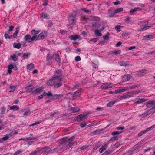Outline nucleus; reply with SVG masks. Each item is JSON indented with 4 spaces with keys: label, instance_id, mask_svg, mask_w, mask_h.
<instances>
[{
    "label": "nucleus",
    "instance_id": "72a5a7b5",
    "mask_svg": "<svg viewBox=\"0 0 155 155\" xmlns=\"http://www.w3.org/2000/svg\"><path fill=\"white\" fill-rule=\"evenodd\" d=\"M23 150H19L15 152L13 155H19L22 152Z\"/></svg>",
    "mask_w": 155,
    "mask_h": 155
},
{
    "label": "nucleus",
    "instance_id": "603ef678",
    "mask_svg": "<svg viewBox=\"0 0 155 155\" xmlns=\"http://www.w3.org/2000/svg\"><path fill=\"white\" fill-rule=\"evenodd\" d=\"M146 133V132L145 130H143L140 132L138 134V137H140L143 135L144 134Z\"/></svg>",
    "mask_w": 155,
    "mask_h": 155
},
{
    "label": "nucleus",
    "instance_id": "680f3d73",
    "mask_svg": "<svg viewBox=\"0 0 155 155\" xmlns=\"http://www.w3.org/2000/svg\"><path fill=\"white\" fill-rule=\"evenodd\" d=\"M97 41V38H93L89 40V41H92L93 43H95Z\"/></svg>",
    "mask_w": 155,
    "mask_h": 155
},
{
    "label": "nucleus",
    "instance_id": "473e14b6",
    "mask_svg": "<svg viewBox=\"0 0 155 155\" xmlns=\"http://www.w3.org/2000/svg\"><path fill=\"white\" fill-rule=\"evenodd\" d=\"M10 57L12 58V59L14 61H16L18 59L17 56L15 54L11 55Z\"/></svg>",
    "mask_w": 155,
    "mask_h": 155
},
{
    "label": "nucleus",
    "instance_id": "bf43d9fd",
    "mask_svg": "<svg viewBox=\"0 0 155 155\" xmlns=\"http://www.w3.org/2000/svg\"><path fill=\"white\" fill-rule=\"evenodd\" d=\"M27 41H22L21 42V45H22L23 46H25L27 45Z\"/></svg>",
    "mask_w": 155,
    "mask_h": 155
},
{
    "label": "nucleus",
    "instance_id": "393cba45",
    "mask_svg": "<svg viewBox=\"0 0 155 155\" xmlns=\"http://www.w3.org/2000/svg\"><path fill=\"white\" fill-rule=\"evenodd\" d=\"M10 109L11 110L14 111H15L18 110L19 109V107L16 105H13L10 107Z\"/></svg>",
    "mask_w": 155,
    "mask_h": 155
},
{
    "label": "nucleus",
    "instance_id": "6e6552de",
    "mask_svg": "<svg viewBox=\"0 0 155 155\" xmlns=\"http://www.w3.org/2000/svg\"><path fill=\"white\" fill-rule=\"evenodd\" d=\"M108 143H106L104 145L102 146L99 149V152L100 153H102L104 150L108 147Z\"/></svg>",
    "mask_w": 155,
    "mask_h": 155
},
{
    "label": "nucleus",
    "instance_id": "2f4dec72",
    "mask_svg": "<svg viewBox=\"0 0 155 155\" xmlns=\"http://www.w3.org/2000/svg\"><path fill=\"white\" fill-rule=\"evenodd\" d=\"M70 38L72 40H75L77 39H78L79 38V36L78 35H71Z\"/></svg>",
    "mask_w": 155,
    "mask_h": 155
},
{
    "label": "nucleus",
    "instance_id": "09e8293b",
    "mask_svg": "<svg viewBox=\"0 0 155 155\" xmlns=\"http://www.w3.org/2000/svg\"><path fill=\"white\" fill-rule=\"evenodd\" d=\"M138 86L137 85H134L133 86H132L130 87H127L128 90L131 89H134L136 87H138Z\"/></svg>",
    "mask_w": 155,
    "mask_h": 155
},
{
    "label": "nucleus",
    "instance_id": "b1692460",
    "mask_svg": "<svg viewBox=\"0 0 155 155\" xmlns=\"http://www.w3.org/2000/svg\"><path fill=\"white\" fill-rule=\"evenodd\" d=\"M37 39H38L37 38V35H34L32 37H31V40H28V43H30L31 41H33L34 40H36Z\"/></svg>",
    "mask_w": 155,
    "mask_h": 155
},
{
    "label": "nucleus",
    "instance_id": "58836bf2",
    "mask_svg": "<svg viewBox=\"0 0 155 155\" xmlns=\"http://www.w3.org/2000/svg\"><path fill=\"white\" fill-rule=\"evenodd\" d=\"M155 127V125H153L147 129L146 130H144L146 133L150 131L151 129H152Z\"/></svg>",
    "mask_w": 155,
    "mask_h": 155
},
{
    "label": "nucleus",
    "instance_id": "412c9836",
    "mask_svg": "<svg viewBox=\"0 0 155 155\" xmlns=\"http://www.w3.org/2000/svg\"><path fill=\"white\" fill-rule=\"evenodd\" d=\"M74 144V143H71L70 142L66 143L65 142H64L63 144L65 145V147H67V148H69L71 147Z\"/></svg>",
    "mask_w": 155,
    "mask_h": 155
},
{
    "label": "nucleus",
    "instance_id": "7c9ffc66",
    "mask_svg": "<svg viewBox=\"0 0 155 155\" xmlns=\"http://www.w3.org/2000/svg\"><path fill=\"white\" fill-rule=\"evenodd\" d=\"M116 13L114 12V11H112L110 10L109 12V15L110 17H113L115 15Z\"/></svg>",
    "mask_w": 155,
    "mask_h": 155
},
{
    "label": "nucleus",
    "instance_id": "de8ad7c7",
    "mask_svg": "<svg viewBox=\"0 0 155 155\" xmlns=\"http://www.w3.org/2000/svg\"><path fill=\"white\" fill-rule=\"evenodd\" d=\"M121 133V132H119V131H114L113 132L111 133L112 135L113 136H114L115 135H117L118 134H120Z\"/></svg>",
    "mask_w": 155,
    "mask_h": 155
},
{
    "label": "nucleus",
    "instance_id": "5701e85b",
    "mask_svg": "<svg viewBox=\"0 0 155 155\" xmlns=\"http://www.w3.org/2000/svg\"><path fill=\"white\" fill-rule=\"evenodd\" d=\"M147 101V100L144 98H141L139 100L137 101L135 103L136 104H139L142 103L143 102H145Z\"/></svg>",
    "mask_w": 155,
    "mask_h": 155
},
{
    "label": "nucleus",
    "instance_id": "4d7b16f0",
    "mask_svg": "<svg viewBox=\"0 0 155 155\" xmlns=\"http://www.w3.org/2000/svg\"><path fill=\"white\" fill-rule=\"evenodd\" d=\"M101 146V145L100 143H97L95 145L94 147V149L95 150H96L98 148H99Z\"/></svg>",
    "mask_w": 155,
    "mask_h": 155
},
{
    "label": "nucleus",
    "instance_id": "39448f33",
    "mask_svg": "<svg viewBox=\"0 0 155 155\" xmlns=\"http://www.w3.org/2000/svg\"><path fill=\"white\" fill-rule=\"evenodd\" d=\"M47 36L46 32H42L39 34L37 37L38 39H41L44 38Z\"/></svg>",
    "mask_w": 155,
    "mask_h": 155
},
{
    "label": "nucleus",
    "instance_id": "052dcab7",
    "mask_svg": "<svg viewBox=\"0 0 155 155\" xmlns=\"http://www.w3.org/2000/svg\"><path fill=\"white\" fill-rule=\"evenodd\" d=\"M87 125V123L86 122L84 123H81L80 124V126L81 128L85 127Z\"/></svg>",
    "mask_w": 155,
    "mask_h": 155
},
{
    "label": "nucleus",
    "instance_id": "f257e3e1",
    "mask_svg": "<svg viewBox=\"0 0 155 155\" xmlns=\"http://www.w3.org/2000/svg\"><path fill=\"white\" fill-rule=\"evenodd\" d=\"M58 79L54 77L50 79L47 82V84L48 86L54 85V88H58L62 85V82H59Z\"/></svg>",
    "mask_w": 155,
    "mask_h": 155
},
{
    "label": "nucleus",
    "instance_id": "cd10ccee",
    "mask_svg": "<svg viewBox=\"0 0 155 155\" xmlns=\"http://www.w3.org/2000/svg\"><path fill=\"white\" fill-rule=\"evenodd\" d=\"M74 136H72L71 138H69L67 140L64 141V142H66V143L70 142L71 143V142H72L74 139Z\"/></svg>",
    "mask_w": 155,
    "mask_h": 155
},
{
    "label": "nucleus",
    "instance_id": "f03ea898",
    "mask_svg": "<svg viewBox=\"0 0 155 155\" xmlns=\"http://www.w3.org/2000/svg\"><path fill=\"white\" fill-rule=\"evenodd\" d=\"M143 145V144L142 141H140L139 142L133 147L132 148V150L128 152V154L130 155L132 154L134 150H138L142 147Z\"/></svg>",
    "mask_w": 155,
    "mask_h": 155
},
{
    "label": "nucleus",
    "instance_id": "aec40b11",
    "mask_svg": "<svg viewBox=\"0 0 155 155\" xmlns=\"http://www.w3.org/2000/svg\"><path fill=\"white\" fill-rule=\"evenodd\" d=\"M54 56L55 58V60L57 61V62L58 63H60V58L59 55L57 54H54Z\"/></svg>",
    "mask_w": 155,
    "mask_h": 155
},
{
    "label": "nucleus",
    "instance_id": "a18cd8bd",
    "mask_svg": "<svg viewBox=\"0 0 155 155\" xmlns=\"http://www.w3.org/2000/svg\"><path fill=\"white\" fill-rule=\"evenodd\" d=\"M63 95L61 94H54V95H53V97L55 98L56 99H57L60 97H62Z\"/></svg>",
    "mask_w": 155,
    "mask_h": 155
},
{
    "label": "nucleus",
    "instance_id": "9b49d317",
    "mask_svg": "<svg viewBox=\"0 0 155 155\" xmlns=\"http://www.w3.org/2000/svg\"><path fill=\"white\" fill-rule=\"evenodd\" d=\"M145 23L146 24L145 25H142L143 27L140 29L141 31L145 30L150 28L151 27V26L147 25V22H146Z\"/></svg>",
    "mask_w": 155,
    "mask_h": 155
},
{
    "label": "nucleus",
    "instance_id": "5fc2aeb1",
    "mask_svg": "<svg viewBox=\"0 0 155 155\" xmlns=\"http://www.w3.org/2000/svg\"><path fill=\"white\" fill-rule=\"evenodd\" d=\"M9 137V135H6L5 137H4L2 138V140L3 141H6L7 140Z\"/></svg>",
    "mask_w": 155,
    "mask_h": 155
},
{
    "label": "nucleus",
    "instance_id": "2eb2a0df",
    "mask_svg": "<svg viewBox=\"0 0 155 155\" xmlns=\"http://www.w3.org/2000/svg\"><path fill=\"white\" fill-rule=\"evenodd\" d=\"M41 148H38L36 150L32 152L29 155H36L37 153L41 151Z\"/></svg>",
    "mask_w": 155,
    "mask_h": 155
},
{
    "label": "nucleus",
    "instance_id": "a19ab883",
    "mask_svg": "<svg viewBox=\"0 0 155 155\" xmlns=\"http://www.w3.org/2000/svg\"><path fill=\"white\" fill-rule=\"evenodd\" d=\"M123 9L122 8H120L114 10V12H115L116 14L118 13L123 11Z\"/></svg>",
    "mask_w": 155,
    "mask_h": 155
},
{
    "label": "nucleus",
    "instance_id": "a878e982",
    "mask_svg": "<svg viewBox=\"0 0 155 155\" xmlns=\"http://www.w3.org/2000/svg\"><path fill=\"white\" fill-rule=\"evenodd\" d=\"M153 38V36L152 35H147L144 37V39L145 40H149Z\"/></svg>",
    "mask_w": 155,
    "mask_h": 155
},
{
    "label": "nucleus",
    "instance_id": "6ab92c4d",
    "mask_svg": "<svg viewBox=\"0 0 155 155\" xmlns=\"http://www.w3.org/2000/svg\"><path fill=\"white\" fill-rule=\"evenodd\" d=\"M101 31L100 30L96 29L95 31V34L96 35L98 36H101L102 35L101 33Z\"/></svg>",
    "mask_w": 155,
    "mask_h": 155
},
{
    "label": "nucleus",
    "instance_id": "79ce46f5",
    "mask_svg": "<svg viewBox=\"0 0 155 155\" xmlns=\"http://www.w3.org/2000/svg\"><path fill=\"white\" fill-rule=\"evenodd\" d=\"M128 90L127 87H124L122 88V89H120V92H124Z\"/></svg>",
    "mask_w": 155,
    "mask_h": 155
},
{
    "label": "nucleus",
    "instance_id": "c756f323",
    "mask_svg": "<svg viewBox=\"0 0 155 155\" xmlns=\"http://www.w3.org/2000/svg\"><path fill=\"white\" fill-rule=\"evenodd\" d=\"M71 110L73 113H75L79 111L80 110V109L78 107H75L72 108Z\"/></svg>",
    "mask_w": 155,
    "mask_h": 155
},
{
    "label": "nucleus",
    "instance_id": "0eeeda50",
    "mask_svg": "<svg viewBox=\"0 0 155 155\" xmlns=\"http://www.w3.org/2000/svg\"><path fill=\"white\" fill-rule=\"evenodd\" d=\"M148 108H150L152 107L155 106V100L151 101L149 102H148L146 105Z\"/></svg>",
    "mask_w": 155,
    "mask_h": 155
},
{
    "label": "nucleus",
    "instance_id": "f3484780",
    "mask_svg": "<svg viewBox=\"0 0 155 155\" xmlns=\"http://www.w3.org/2000/svg\"><path fill=\"white\" fill-rule=\"evenodd\" d=\"M13 46L14 48L20 49L21 47V44L20 43H14L13 44Z\"/></svg>",
    "mask_w": 155,
    "mask_h": 155
},
{
    "label": "nucleus",
    "instance_id": "7ed1b4c3",
    "mask_svg": "<svg viewBox=\"0 0 155 155\" xmlns=\"http://www.w3.org/2000/svg\"><path fill=\"white\" fill-rule=\"evenodd\" d=\"M54 77L56 78L57 79L59 80L58 81L59 82H61L63 81L62 75L61 72L60 70H58L55 72Z\"/></svg>",
    "mask_w": 155,
    "mask_h": 155
},
{
    "label": "nucleus",
    "instance_id": "ea45409f",
    "mask_svg": "<svg viewBox=\"0 0 155 155\" xmlns=\"http://www.w3.org/2000/svg\"><path fill=\"white\" fill-rule=\"evenodd\" d=\"M88 147L87 145H84L83 146L81 147L80 148L78 149V151H80L79 150H84L86 149Z\"/></svg>",
    "mask_w": 155,
    "mask_h": 155
},
{
    "label": "nucleus",
    "instance_id": "a211bd4d",
    "mask_svg": "<svg viewBox=\"0 0 155 155\" xmlns=\"http://www.w3.org/2000/svg\"><path fill=\"white\" fill-rule=\"evenodd\" d=\"M119 64L122 66H129L130 64H127L126 62L124 61H122L119 62Z\"/></svg>",
    "mask_w": 155,
    "mask_h": 155
},
{
    "label": "nucleus",
    "instance_id": "69168bd1",
    "mask_svg": "<svg viewBox=\"0 0 155 155\" xmlns=\"http://www.w3.org/2000/svg\"><path fill=\"white\" fill-rule=\"evenodd\" d=\"M118 140V137L117 136H115L114 137H113L111 139V140L112 141H115L117 140Z\"/></svg>",
    "mask_w": 155,
    "mask_h": 155
},
{
    "label": "nucleus",
    "instance_id": "f8f14e48",
    "mask_svg": "<svg viewBox=\"0 0 155 155\" xmlns=\"http://www.w3.org/2000/svg\"><path fill=\"white\" fill-rule=\"evenodd\" d=\"M19 29H20L19 27H17L15 31L13 34L12 36H11V37H12L14 38H16L19 32Z\"/></svg>",
    "mask_w": 155,
    "mask_h": 155
},
{
    "label": "nucleus",
    "instance_id": "4be33fe9",
    "mask_svg": "<svg viewBox=\"0 0 155 155\" xmlns=\"http://www.w3.org/2000/svg\"><path fill=\"white\" fill-rule=\"evenodd\" d=\"M24 39L25 41L28 42V40H31V36L29 34H27L24 36Z\"/></svg>",
    "mask_w": 155,
    "mask_h": 155
},
{
    "label": "nucleus",
    "instance_id": "4c0bfd02",
    "mask_svg": "<svg viewBox=\"0 0 155 155\" xmlns=\"http://www.w3.org/2000/svg\"><path fill=\"white\" fill-rule=\"evenodd\" d=\"M116 101H110L107 104V107H110L114 105Z\"/></svg>",
    "mask_w": 155,
    "mask_h": 155
},
{
    "label": "nucleus",
    "instance_id": "dca6fc26",
    "mask_svg": "<svg viewBox=\"0 0 155 155\" xmlns=\"http://www.w3.org/2000/svg\"><path fill=\"white\" fill-rule=\"evenodd\" d=\"M146 70L145 69L142 70L138 72L137 75L139 76H142L146 74Z\"/></svg>",
    "mask_w": 155,
    "mask_h": 155
},
{
    "label": "nucleus",
    "instance_id": "0e129e2a",
    "mask_svg": "<svg viewBox=\"0 0 155 155\" xmlns=\"http://www.w3.org/2000/svg\"><path fill=\"white\" fill-rule=\"evenodd\" d=\"M14 26L12 25H10L9 26V29L8 30V31H13V28H14Z\"/></svg>",
    "mask_w": 155,
    "mask_h": 155
},
{
    "label": "nucleus",
    "instance_id": "f704fd0d",
    "mask_svg": "<svg viewBox=\"0 0 155 155\" xmlns=\"http://www.w3.org/2000/svg\"><path fill=\"white\" fill-rule=\"evenodd\" d=\"M15 86H10L8 89L9 92H13L15 89Z\"/></svg>",
    "mask_w": 155,
    "mask_h": 155
},
{
    "label": "nucleus",
    "instance_id": "c85d7f7f",
    "mask_svg": "<svg viewBox=\"0 0 155 155\" xmlns=\"http://www.w3.org/2000/svg\"><path fill=\"white\" fill-rule=\"evenodd\" d=\"M41 17L44 18H49V15L45 12H43L42 13Z\"/></svg>",
    "mask_w": 155,
    "mask_h": 155
},
{
    "label": "nucleus",
    "instance_id": "1a4fd4ad",
    "mask_svg": "<svg viewBox=\"0 0 155 155\" xmlns=\"http://www.w3.org/2000/svg\"><path fill=\"white\" fill-rule=\"evenodd\" d=\"M132 77L130 75H125L123 77V80L124 81H126L130 79Z\"/></svg>",
    "mask_w": 155,
    "mask_h": 155
},
{
    "label": "nucleus",
    "instance_id": "774afa93",
    "mask_svg": "<svg viewBox=\"0 0 155 155\" xmlns=\"http://www.w3.org/2000/svg\"><path fill=\"white\" fill-rule=\"evenodd\" d=\"M47 60L48 61L51 60L52 57L49 54H48L47 55Z\"/></svg>",
    "mask_w": 155,
    "mask_h": 155
},
{
    "label": "nucleus",
    "instance_id": "20e7f679",
    "mask_svg": "<svg viewBox=\"0 0 155 155\" xmlns=\"http://www.w3.org/2000/svg\"><path fill=\"white\" fill-rule=\"evenodd\" d=\"M88 113L87 112L84 113L78 116L77 119L79 121L85 120L87 118V115Z\"/></svg>",
    "mask_w": 155,
    "mask_h": 155
},
{
    "label": "nucleus",
    "instance_id": "864d4df0",
    "mask_svg": "<svg viewBox=\"0 0 155 155\" xmlns=\"http://www.w3.org/2000/svg\"><path fill=\"white\" fill-rule=\"evenodd\" d=\"M115 28L117 30V32H120L121 30L120 29V26H117L115 27Z\"/></svg>",
    "mask_w": 155,
    "mask_h": 155
},
{
    "label": "nucleus",
    "instance_id": "8fccbe9b",
    "mask_svg": "<svg viewBox=\"0 0 155 155\" xmlns=\"http://www.w3.org/2000/svg\"><path fill=\"white\" fill-rule=\"evenodd\" d=\"M111 152L110 150H107L102 155H110Z\"/></svg>",
    "mask_w": 155,
    "mask_h": 155
},
{
    "label": "nucleus",
    "instance_id": "6e6d98bb",
    "mask_svg": "<svg viewBox=\"0 0 155 155\" xmlns=\"http://www.w3.org/2000/svg\"><path fill=\"white\" fill-rule=\"evenodd\" d=\"M82 91L81 89H78L76 91L74 92V94L76 95H78L77 94L79 93Z\"/></svg>",
    "mask_w": 155,
    "mask_h": 155
},
{
    "label": "nucleus",
    "instance_id": "423d86ee",
    "mask_svg": "<svg viewBox=\"0 0 155 155\" xmlns=\"http://www.w3.org/2000/svg\"><path fill=\"white\" fill-rule=\"evenodd\" d=\"M44 87H40L34 90L32 93L34 94H36L37 93H40L43 91Z\"/></svg>",
    "mask_w": 155,
    "mask_h": 155
},
{
    "label": "nucleus",
    "instance_id": "338daca9",
    "mask_svg": "<svg viewBox=\"0 0 155 155\" xmlns=\"http://www.w3.org/2000/svg\"><path fill=\"white\" fill-rule=\"evenodd\" d=\"M140 92V91H136L133 92H132V94L133 95H137Z\"/></svg>",
    "mask_w": 155,
    "mask_h": 155
},
{
    "label": "nucleus",
    "instance_id": "c03bdc74",
    "mask_svg": "<svg viewBox=\"0 0 155 155\" xmlns=\"http://www.w3.org/2000/svg\"><path fill=\"white\" fill-rule=\"evenodd\" d=\"M46 95V93L44 92L43 94H41L38 97V99H42L44 96Z\"/></svg>",
    "mask_w": 155,
    "mask_h": 155
},
{
    "label": "nucleus",
    "instance_id": "13d9d810",
    "mask_svg": "<svg viewBox=\"0 0 155 155\" xmlns=\"http://www.w3.org/2000/svg\"><path fill=\"white\" fill-rule=\"evenodd\" d=\"M133 95L132 94V92L129 93L127 94H126L127 98H129L132 97Z\"/></svg>",
    "mask_w": 155,
    "mask_h": 155
},
{
    "label": "nucleus",
    "instance_id": "37998d69",
    "mask_svg": "<svg viewBox=\"0 0 155 155\" xmlns=\"http://www.w3.org/2000/svg\"><path fill=\"white\" fill-rule=\"evenodd\" d=\"M110 34L109 32L107 33V35L105 36H103V39L104 40H107L109 38V35Z\"/></svg>",
    "mask_w": 155,
    "mask_h": 155
},
{
    "label": "nucleus",
    "instance_id": "4468645a",
    "mask_svg": "<svg viewBox=\"0 0 155 155\" xmlns=\"http://www.w3.org/2000/svg\"><path fill=\"white\" fill-rule=\"evenodd\" d=\"M34 68V64L33 63H31L27 66V71H30Z\"/></svg>",
    "mask_w": 155,
    "mask_h": 155
},
{
    "label": "nucleus",
    "instance_id": "e433bc0d",
    "mask_svg": "<svg viewBox=\"0 0 155 155\" xmlns=\"http://www.w3.org/2000/svg\"><path fill=\"white\" fill-rule=\"evenodd\" d=\"M34 87L32 86H29L26 88V91L27 92H29L33 90Z\"/></svg>",
    "mask_w": 155,
    "mask_h": 155
},
{
    "label": "nucleus",
    "instance_id": "49530a36",
    "mask_svg": "<svg viewBox=\"0 0 155 155\" xmlns=\"http://www.w3.org/2000/svg\"><path fill=\"white\" fill-rule=\"evenodd\" d=\"M39 32V31H36L34 29L32 30L31 31V33L34 34V35H36V34H38Z\"/></svg>",
    "mask_w": 155,
    "mask_h": 155
},
{
    "label": "nucleus",
    "instance_id": "e2e57ef3",
    "mask_svg": "<svg viewBox=\"0 0 155 155\" xmlns=\"http://www.w3.org/2000/svg\"><path fill=\"white\" fill-rule=\"evenodd\" d=\"M75 60L77 61H80L81 60L80 57L79 56H76L75 58Z\"/></svg>",
    "mask_w": 155,
    "mask_h": 155
},
{
    "label": "nucleus",
    "instance_id": "c9c22d12",
    "mask_svg": "<svg viewBox=\"0 0 155 155\" xmlns=\"http://www.w3.org/2000/svg\"><path fill=\"white\" fill-rule=\"evenodd\" d=\"M149 115V111H148L141 115H140L139 116H141L142 117H145Z\"/></svg>",
    "mask_w": 155,
    "mask_h": 155
},
{
    "label": "nucleus",
    "instance_id": "ddd939ff",
    "mask_svg": "<svg viewBox=\"0 0 155 155\" xmlns=\"http://www.w3.org/2000/svg\"><path fill=\"white\" fill-rule=\"evenodd\" d=\"M111 87L110 84H104L101 86V88L102 89H108L110 88Z\"/></svg>",
    "mask_w": 155,
    "mask_h": 155
},
{
    "label": "nucleus",
    "instance_id": "3c124183",
    "mask_svg": "<svg viewBox=\"0 0 155 155\" xmlns=\"http://www.w3.org/2000/svg\"><path fill=\"white\" fill-rule=\"evenodd\" d=\"M139 9V8H134L133 9H131V10H130V13L132 14L133 12H135V11H137V10Z\"/></svg>",
    "mask_w": 155,
    "mask_h": 155
},
{
    "label": "nucleus",
    "instance_id": "9d476101",
    "mask_svg": "<svg viewBox=\"0 0 155 155\" xmlns=\"http://www.w3.org/2000/svg\"><path fill=\"white\" fill-rule=\"evenodd\" d=\"M75 15H72L70 16L69 17V22L71 23L74 24L75 23Z\"/></svg>",
    "mask_w": 155,
    "mask_h": 155
},
{
    "label": "nucleus",
    "instance_id": "bb28decb",
    "mask_svg": "<svg viewBox=\"0 0 155 155\" xmlns=\"http://www.w3.org/2000/svg\"><path fill=\"white\" fill-rule=\"evenodd\" d=\"M121 52V51L120 50H115L111 52V54H114L115 55H117L118 54H120Z\"/></svg>",
    "mask_w": 155,
    "mask_h": 155
}]
</instances>
